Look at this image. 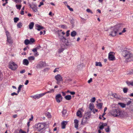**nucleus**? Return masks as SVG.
<instances>
[{
  "label": "nucleus",
  "mask_w": 133,
  "mask_h": 133,
  "mask_svg": "<svg viewBox=\"0 0 133 133\" xmlns=\"http://www.w3.org/2000/svg\"><path fill=\"white\" fill-rule=\"evenodd\" d=\"M122 55L125 59L126 62H129L133 61V56L130 51L124 50L122 52Z\"/></svg>",
  "instance_id": "nucleus-1"
},
{
  "label": "nucleus",
  "mask_w": 133,
  "mask_h": 133,
  "mask_svg": "<svg viewBox=\"0 0 133 133\" xmlns=\"http://www.w3.org/2000/svg\"><path fill=\"white\" fill-rule=\"evenodd\" d=\"M122 25L121 24H118L116 25L112 29L110 35L113 37L116 36L117 32L122 29Z\"/></svg>",
  "instance_id": "nucleus-2"
},
{
  "label": "nucleus",
  "mask_w": 133,
  "mask_h": 133,
  "mask_svg": "<svg viewBox=\"0 0 133 133\" xmlns=\"http://www.w3.org/2000/svg\"><path fill=\"white\" fill-rule=\"evenodd\" d=\"M91 116V112L90 111H88L85 113L84 116L83 118L82 119L81 124H84L87 121L88 118L90 117Z\"/></svg>",
  "instance_id": "nucleus-3"
},
{
  "label": "nucleus",
  "mask_w": 133,
  "mask_h": 133,
  "mask_svg": "<svg viewBox=\"0 0 133 133\" xmlns=\"http://www.w3.org/2000/svg\"><path fill=\"white\" fill-rule=\"evenodd\" d=\"M46 123H38L35 125V127L37 130L38 131H40L41 130L43 129L46 126Z\"/></svg>",
  "instance_id": "nucleus-4"
},
{
  "label": "nucleus",
  "mask_w": 133,
  "mask_h": 133,
  "mask_svg": "<svg viewBox=\"0 0 133 133\" xmlns=\"http://www.w3.org/2000/svg\"><path fill=\"white\" fill-rule=\"evenodd\" d=\"M121 113V111L119 109H113L110 112L111 115L116 117L120 115Z\"/></svg>",
  "instance_id": "nucleus-5"
},
{
  "label": "nucleus",
  "mask_w": 133,
  "mask_h": 133,
  "mask_svg": "<svg viewBox=\"0 0 133 133\" xmlns=\"http://www.w3.org/2000/svg\"><path fill=\"white\" fill-rule=\"evenodd\" d=\"M18 65L14 62H10L9 63V68L12 70H15L18 68Z\"/></svg>",
  "instance_id": "nucleus-6"
},
{
  "label": "nucleus",
  "mask_w": 133,
  "mask_h": 133,
  "mask_svg": "<svg viewBox=\"0 0 133 133\" xmlns=\"http://www.w3.org/2000/svg\"><path fill=\"white\" fill-rule=\"evenodd\" d=\"M114 54V52H110L109 53L108 59L109 60L113 61L116 59Z\"/></svg>",
  "instance_id": "nucleus-7"
},
{
  "label": "nucleus",
  "mask_w": 133,
  "mask_h": 133,
  "mask_svg": "<svg viewBox=\"0 0 133 133\" xmlns=\"http://www.w3.org/2000/svg\"><path fill=\"white\" fill-rule=\"evenodd\" d=\"M55 78L57 81V83L58 84L61 81L63 80L60 74H57L55 77Z\"/></svg>",
  "instance_id": "nucleus-8"
},
{
  "label": "nucleus",
  "mask_w": 133,
  "mask_h": 133,
  "mask_svg": "<svg viewBox=\"0 0 133 133\" xmlns=\"http://www.w3.org/2000/svg\"><path fill=\"white\" fill-rule=\"evenodd\" d=\"M45 63L42 61H41L37 64L36 66L37 68H41L44 67L45 66Z\"/></svg>",
  "instance_id": "nucleus-9"
},
{
  "label": "nucleus",
  "mask_w": 133,
  "mask_h": 133,
  "mask_svg": "<svg viewBox=\"0 0 133 133\" xmlns=\"http://www.w3.org/2000/svg\"><path fill=\"white\" fill-rule=\"evenodd\" d=\"M6 35L7 38V41L9 43H12V41L11 39V38L10 36V33L8 31H6Z\"/></svg>",
  "instance_id": "nucleus-10"
},
{
  "label": "nucleus",
  "mask_w": 133,
  "mask_h": 133,
  "mask_svg": "<svg viewBox=\"0 0 133 133\" xmlns=\"http://www.w3.org/2000/svg\"><path fill=\"white\" fill-rule=\"evenodd\" d=\"M62 97L60 94H58L56 96V101L58 103L60 102L62 100Z\"/></svg>",
  "instance_id": "nucleus-11"
},
{
  "label": "nucleus",
  "mask_w": 133,
  "mask_h": 133,
  "mask_svg": "<svg viewBox=\"0 0 133 133\" xmlns=\"http://www.w3.org/2000/svg\"><path fill=\"white\" fill-rule=\"evenodd\" d=\"M29 5L30 6V8H31L33 11L34 12H36L37 10V6L35 4H29Z\"/></svg>",
  "instance_id": "nucleus-12"
},
{
  "label": "nucleus",
  "mask_w": 133,
  "mask_h": 133,
  "mask_svg": "<svg viewBox=\"0 0 133 133\" xmlns=\"http://www.w3.org/2000/svg\"><path fill=\"white\" fill-rule=\"evenodd\" d=\"M35 29L39 31H40L43 28L42 26L38 24H35Z\"/></svg>",
  "instance_id": "nucleus-13"
},
{
  "label": "nucleus",
  "mask_w": 133,
  "mask_h": 133,
  "mask_svg": "<svg viewBox=\"0 0 133 133\" xmlns=\"http://www.w3.org/2000/svg\"><path fill=\"white\" fill-rule=\"evenodd\" d=\"M58 36L59 39L62 40L63 42H64V41H67V39L63 36L61 35L60 34H58Z\"/></svg>",
  "instance_id": "nucleus-14"
},
{
  "label": "nucleus",
  "mask_w": 133,
  "mask_h": 133,
  "mask_svg": "<svg viewBox=\"0 0 133 133\" xmlns=\"http://www.w3.org/2000/svg\"><path fill=\"white\" fill-rule=\"evenodd\" d=\"M65 44H66L67 45H68V44H66L65 43H63L62 44L63 45H61V47H62V48L59 49L58 51V52L59 53H61L64 50V48H63V47L64 46Z\"/></svg>",
  "instance_id": "nucleus-15"
},
{
  "label": "nucleus",
  "mask_w": 133,
  "mask_h": 133,
  "mask_svg": "<svg viewBox=\"0 0 133 133\" xmlns=\"http://www.w3.org/2000/svg\"><path fill=\"white\" fill-rule=\"evenodd\" d=\"M74 123L75 124V127L78 129V121L77 119H75L74 121Z\"/></svg>",
  "instance_id": "nucleus-16"
},
{
  "label": "nucleus",
  "mask_w": 133,
  "mask_h": 133,
  "mask_svg": "<svg viewBox=\"0 0 133 133\" xmlns=\"http://www.w3.org/2000/svg\"><path fill=\"white\" fill-rule=\"evenodd\" d=\"M23 63L24 65L27 66L29 64V62L27 59H24L23 61Z\"/></svg>",
  "instance_id": "nucleus-17"
},
{
  "label": "nucleus",
  "mask_w": 133,
  "mask_h": 133,
  "mask_svg": "<svg viewBox=\"0 0 133 133\" xmlns=\"http://www.w3.org/2000/svg\"><path fill=\"white\" fill-rule=\"evenodd\" d=\"M67 123V122L65 121H63L61 123L62 128V129H64L65 128V126Z\"/></svg>",
  "instance_id": "nucleus-18"
},
{
  "label": "nucleus",
  "mask_w": 133,
  "mask_h": 133,
  "mask_svg": "<svg viewBox=\"0 0 133 133\" xmlns=\"http://www.w3.org/2000/svg\"><path fill=\"white\" fill-rule=\"evenodd\" d=\"M34 22H31L29 25V28L30 29H32L34 26Z\"/></svg>",
  "instance_id": "nucleus-19"
},
{
  "label": "nucleus",
  "mask_w": 133,
  "mask_h": 133,
  "mask_svg": "<svg viewBox=\"0 0 133 133\" xmlns=\"http://www.w3.org/2000/svg\"><path fill=\"white\" fill-rule=\"evenodd\" d=\"M77 34V32L75 31H73L71 32L70 35L72 37H74Z\"/></svg>",
  "instance_id": "nucleus-20"
},
{
  "label": "nucleus",
  "mask_w": 133,
  "mask_h": 133,
  "mask_svg": "<svg viewBox=\"0 0 133 133\" xmlns=\"http://www.w3.org/2000/svg\"><path fill=\"white\" fill-rule=\"evenodd\" d=\"M78 117H82V115L81 114V111L79 110L76 113Z\"/></svg>",
  "instance_id": "nucleus-21"
},
{
  "label": "nucleus",
  "mask_w": 133,
  "mask_h": 133,
  "mask_svg": "<svg viewBox=\"0 0 133 133\" xmlns=\"http://www.w3.org/2000/svg\"><path fill=\"white\" fill-rule=\"evenodd\" d=\"M126 83L128 86L131 85V86H133V81L131 82L127 81L126 82Z\"/></svg>",
  "instance_id": "nucleus-22"
},
{
  "label": "nucleus",
  "mask_w": 133,
  "mask_h": 133,
  "mask_svg": "<svg viewBox=\"0 0 133 133\" xmlns=\"http://www.w3.org/2000/svg\"><path fill=\"white\" fill-rule=\"evenodd\" d=\"M28 59L30 61H34L35 59V57L33 56H30L28 58Z\"/></svg>",
  "instance_id": "nucleus-23"
},
{
  "label": "nucleus",
  "mask_w": 133,
  "mask_h": 133,
  "mask_svg": "<svg viewBox=\"0 0 133 133\" xmlns=\"http://www.w3.org/2000/svg\"><path fill=\"white\" fill-rule=\"evenodd\" d=\"M65 98L66 100H69L71 99V97L70 95H68L65 96Z\"/></svg>",
  "instance_id": "nucleus-24"
},
{
  "label": "nucleus",
  "mask_w": 133,
  "mask_h": 133,
  "mask_svg": "<svg viewBox=\"0 0 133 133\" xmlns=\"http://www.w3.org/2000/svg\"><path fill=\"white\" fill-rule=\"evenodd\" d=\"M24 43L26 45H27L28 44H30L29 40L27 39H26L25 40Z\"/></svg>",
  "instance_id": "nucleus-25"
},
{
  "label": "nucleus",
  "mask_w": 133,
  "mask_h": 133,
  "mask_svg": "<svg viewBox=\"0 0 133 133\" xmlns=\"http://www.w3.org/2000/svg\"><path fill=\"white\" fill-rule=\"evenodd\" d=\"M24 85H20L18 88V90L17 91V92L18 94L20 92L21 90V89L22 88V87H23Z\"/></svg>",
  "instance_id": "nucleus-26"
},
{
  "label": "nucleus",
  "mask_w": 133,
  "mask_h": 133,
  "mask_svg": "<svg viewBox=\"0 0 133 133\" xmlns=\"http://www.w3.org/2000/svg\"><path fill=\"white\" fill-rule=\"evenodd\" d=\"M45 115L47 116L48 118H50L51 115L50 113L48 112H46L45 113Z\"/></svg>",
  "instance_id": "nucleus-27"
},
{
  "label": "nucleus",
  "mask_w": 133,
  "mask_h": 133,
  "mask_svg": "<svg viewBox=\"0 0 133 133\" xmlns=\"http://www.w3.org/2000/svg\"><path fill=\"white\" fill-rule=\"evenodd\" d=\"M30 42V44H31L35 42L34 39L33 38H31L30 40H29Z\"/></svg>",
  "instance_id": "nucleus-28"
},
{
  "label": "nucleus",
  "mask_w": 133,
  "mask_h": 133,
  "mask_svg": "<svg viewBox=\"0 0 133 133\" xmlns=\"http://www.w3.org/2000/svg\"><path fill=\"white\" fill-rule=\"evenodd\" d=\"M31 97H33V98L34 99H39V96L38 94H37L36 95H35L34 96H31Z\"/></svg>",
  "instance_id": "nucleus-29"
},
{
  "label": "nucleus",
  "mask_w": 133,
  "mask_h": 133,
  "mask_svg": "<svg viewBox=\"0 0 133 133\" xmlns=\"http://www.w3.org/2000/svg\"><path fill=\"white\" fill-rule=\"evenodd\" d=\"M96 66H100L101 67L102 66V65L101 63L100 62H96Z\"/></svg>",
  "instance_id": "nucleus-30"
},
{
  "label": "nucleus",
  "mask_w": 133,
  "mask_h": 133,
  "mask_svg": "<svg viewBox=\"0 0 133 133\" xmlns=\"http://www.w3.org/2000/svg\"><path fill=\"white\" fill-rule=\"evenodd\" d=\"M102 105L103 103H99L97 104V106H98V108L100 109H101L102 108Z\"/></svg>",
  "instance_id": "nucleus-31"
},
{
  "label": "nucleus",
  "mask_w": 133,
  "mask_h": 133,
  "mask_svg": "<svg viewBox=\"0 0 133 133\" xmlns=\"http://www.w3.org/2000/svg\"><path fill=\"white\" fill-rule=\"evenodd\" d=\"M104 127L103 126L102 124L101 123H100L99 124V128L100 129V130H102L103 129Z\"/></svg>",
  "instance_id": "nucleus-32"
},
{
  "label": "nucleus",
  "mask_w": 133,
  "mask_h": 133,
  "mask_svg": "<svg viewBox=\"0 0 133 133\" xmlns=\"http://www.w3.org/2000/svg\"><path fill=\"white\" fill-rule=\"evenodd\" d=\"M84 66L83 64H82L78 65L77 66L78 68H79V69L80 70Z\"/></svg>",
  "instance_id": "nucleus-33"
},
{
  "label": "nucleus",
  "mask_w": 133,
  "mask_h": 133,
  "mask_svg": "<svg viewBox=\"0 0 133 133\" xmlns=\"http://www.w3.org/2000/svg\"><path fill=\"white\" fill-rule=\"evenodd\" d=\"M54 89H52L50 90L49 91H47L45 92L46 94L48 93H51L53 92H54Z\"/></svg>",
  "instance_id": "nucleus-34"
},
{
  "label": "nucleus",
  "mask_w": 133,
  "mask_h": 133,
  "mask_svg": "<svg viewBox=\"0 0 133 133\" xmlns=\"http://www.w3.org/2000/svg\"><path fill=\"white\" fill-rule=\"evenodd\" d=\"M63 116H65V114L66 113V111L65 110L63 109L62 111Z\"/></svg>",
  "instance_id": "nucleus-35"
},
{
  "label": "nucleus",
  "mask_w": 133,
  "mask_h": 133,
  "mask_svg": "<svg viewBox=\"0 0 133 133\" xmlns=\"http://www.w3.org/2000/svg\"><path fill=\"white\" fill-rule=\"evenodd\" d=\"M22 26V23L21 22H19L17 24V26L18 28H21Z\"/></svg>",
  "instance_id": "nucleus-36"
},
{
  "label": "nucleus",
  "mask_w": 133,
  "mask_h": 133,
  "mask_svg": "<svg viewBox=\"0 0 133 133\" xmlns=\"http://www.w3.org/2000/svg\"><path fill=\"white\" fill-rule=\"evenodd\" d=\"M119 104L121 106L122 108H124L125 107L126 105L122 103H119Z\"/></svg>",
  "instance_id": "nucleus-37"
},
{
  "label": "nucleus",
  "mask_w": 133,
  "mask_h": 133,
  "mask_svg": "<svg viewBox=\"0 0 133 133\" xmlns=\"http://www.w3.org/2000/svg\"><path fill=\"white\" fill-rule=\"evenodd\" d=\"M46 94L45 92L43 93H41L40 94H39L38 95L39 96V98L41 97H42L44 95H45V94Z\"/></svg>",
  "instance_id": "nucleus-38"
},
{
  "label": "nucleus",
  "mask_w": 133,
  "mask_h": 133,
  "mask_svg": "<svg viewBox=\"0 0 133 133\" xmlns=\"http://www.w3.org/2000/svg\"><path fill=\"white\" fill-rule=\"evenodd\" d=\"M19 18L18 17H15L14 18V22L17 23L19 20Z\"/></svg>",
  "instance_id": "nucleus-39"
},
{
  "label": "nucleus",
  "mask_w": 133,
  "mask_h": 133,
  "mask_svg": "<svg viewBox=\"0 0 133 133\" xmlns=\"http://www.w3.org/2000/svg\"><path fill=\"white\" fill-rule=\"evenodd\" d=\"M128 91V89L126 88H124L123 89V92L125 93H126Z\"/></svg>",
  "instance_id": "nucleus-40"
},
{
  "label": "nucleus",
  "mask_w": 133,
  "mask_h": 133,
  "mask_svg": "<svg viewBox=\"0 0 133 133\" xmlns=\"http://www.w3.org/2000/svg\"><path fill=\"white\" fill-rule=\"evenodd\" d=\"M105 131L107 132H110V129L109 126L108 127V128L105 129Z\"/></svg>",
  "instance_id": "nucleus-41"
},
{
  "label": "nucleus",
  "mask_w": 133,
  "mask_h": 133,
  "mask_svg": "<svg viewBox=\"0 0 133 133\" xmlns=\"http://www.w3.org/2000/svg\"><path fill=\"white\" fill-rule=\"evenodd\" d=\"M67 7L70 11H73V9L72 8H70V6L69 5H67Z\"/></svg>",
  "instance_id": "nucleus-42"
},
{
  "label": "nucleus",
  "mask_w": 133,
  "mask_h": 133,
  "mask_svg": "<svg viewBox=\"0 0 133 133\" xmlns=\"http://www.w3.org/2000/svg\"><path fill=\"white\" fill-rule=\"evenodd\" d=\"M112 96L116 98H118L117 95L116 94H114L112 95Z\"/></svg>",
  "instance_id": "nucleus-43"
},
{
  "label": "nucleus",
  "mask_w": 133,
  "mask_h": 133,
  "mask_svg": "<svg viewBox=\"0 0 133 133\" xmlns=\"http://www.w3.org/2000/svg\"><path fill=\"white\" fill-rule=\"evenodd\" d=\"M70 31V30H68L66 32V36L67 37H68L70 35V34L69 33V32Z\"/></svg>",
  "instance_id": "nucleus-44"
},
{
  "label": "nucleus",
  "mask_w": 133,
  "mask_h": 133,
  "mask_svg": "<svg viewBox=\"0 0 133 133\" xmlns=\"http://www.w3.org/2000/svg\"><path fill=\"white\" fill-rule=\"evenodd\" d=\"M2 1H5V3H4L3 4V6H5L6 4L8 3V0H2Z\"/></svg>",
  "instance_id": "nucleus-45"
},
{
  "label": "nucleus",
  "mask_w": 133,
  "mask_h": 133,
  "mask_svg": "<svg viewBox=\"0 0 133 133\" xmlns=\"http://www.w3.org/2000/svg\"><path fill=\"white\" fill-rule=\"evenodd\" d=\"M16 6L17 9H20L21 8V5H16Z\"/></svg>",
  "instance_id": "nucleus-46"
},
{
  "label": "nucleus",
  "mask_w": 133,
  "mask_h": 133,
  "mask_svg": "<svg viewBox=\"0 0 133 133\" xmlns=\"http://www.w3.org/2000/svg\"><path fill=\"white\" fill-rule=\"evenodd\" d=\"M18 94L17 93H16L15 92H14L13 93H12L11 94V95L12 96H14V95H18Z\"/></svg>",
  "instance_id": "nucleus-47"
},
{
  "label": "nucleus",
  "mask_w": 133,
  "mask_h": 133,
  "mask_svg": "<svg viewBox=\"0 0 133 133\" xmlns=\"http://www.w3.org/2000/svg\"><path fill=\"white\" fill-rule=\"evenodd\" d=\"M19 133H26V132L21 129H20L19 131Z\"/></svg>",
  "instance_id": "nucleus-48"
},
{
  "label": "nucleus",
  "mask_w": 133,
  "mask_h": 133,
  "mask_svg": "<svg viewBox=\"0 0 133 133\" xmlns=\"http://www.w3.org/2000/svg\"><path fill=\"white\" fill-rule=\"evenodd\" d=\"M25 71V70L24 69L21 71H20V73L21 74H23L24 73Z\"/></svg>",
  "instance_id": "nucleus-49"
},
{
  "label": "nucleus",
  "mask_w": 133,
  "mask_h": 133,
  "mask_svg": "<svg viewBox=\"0 0 133 133\" xmlns=\"http://www.w3.org/2000/svg\"><path fill=\"white\" fill-rule=\"evenodd\" d=\"M34 55L35 56H38L39 55V54L38 53V52H37V51H36V52H34Z\"/></svg>",
  "instance_id": "nucleus-50"
},
{
  "label": "nucleus",
  "mask_w": 133,
  "mask_h": 133,
  "mask_svg": "<svg viewBox=\"0 0 133 133\" xmlns=\"http://www.w3.org/2000/svg\"><path fill=\"white\" fill-rule=\"evenodd\" d=\"M44 4L43 2H40V4L38 5V6L39 7H40L41 5H43Z\"/></svg>",
  "instance_id": "nucleus-51"
},
{
  "label": "nucleus",
  "mask_w": 133,
  "mask_h": 133,
  "mask_svg": "<svg viewBox=\"0 0 133 133\" xmlns=\"http://www.w3.org/2000/svg\"><path fill=\"white\" fill-rule=\"evenodd\" d=\"M14 1L16 3H20L21 2V0H14Z\"/></svg>",
  "instance_id": "nucleus-52"
},
{
  "label": "nucleus",
  "mask_w": 133,
  "mask_h": 133,
  "mask_svg": "<svg viewBox=\"0 0 133 133\" xmlns=\"http://www.w3.org/2000/svg\"><path fill=\"white\" fill-rule=\"evenodd\" d=\"M89 106V109L91 110V102L90 103Z\"/></svg>",
  "instance_id": "nucleus-53"
},
{
  "label": "nucleus",
  "mask_w": 133,
  "mask_h": 133,
  "mask_svg": "<svg viewBox=\"0 0 133 133\" xmlns=\"http://www.w3.org/2000/svg\"><path fill=\"white\" fill-rule=\"evenodd\" d=\"M37 49H36V48H34L33 49L32 51L34 52H36V51H37Z\"/></svg>",
  "instance_id": "nucleus-54"
},
{
  "label": "nucleus",
  "mask_w": 133,
  "mask_h": 133,
  "mask_svg": "<svg viewBox=\"0 0 133 133\" xmlns=\"http://www.w3.org/2000/svg\"><path fill=\"white\" fill-rule=\"evenodd\" d=\"M96 98L95 97H93L92 98V102H94L95 101Z\"/></svg>",
  "instance_id": "nucleus-55"
},
{
  "label": "nucleus",
  "mask_w": 133,
  "mask_h": 133,
  "mask_svg": "<svg viewBox=\"0 0 133 133\" xmlns=\"http://www.w3.org/2000/svg\"><path fill=\"white\" fill-rule=\"evenodd\" d=\"M59 69V68H55L54 70V72H56V71H58V70H57V69Z\"/></svg>",
  "instance_id": "nucleus-56"
},
{
  "label": "nucleus",
  "mask_w": 133,
  "mask_h": 133,
  "mask_svg": "<svg viewBox=\"0 0 133 133\" xmlns=\"http://www.w3.org/2000/svg\"><path fill=\"white\" fill-rule=\"evenodd\" d=\"M70 21V23H71V24H74V21L73 19H71V20Z\"/></svg>",
  "instance_id": "nucleus-57"
},
{
  "label": "nucleus",
  "mask_w": 133,
  "mask_h": 133,
  "mask_svg": "<svg viewBox=\"0 0 133 133\" xmlns=\"http://www.w3.org/2000/svg\"><path fill=\"white\" fill-rule=\"evenodd\" d=\"M41 48V46H40V45H38L36 47V48L37 49H39L40 48Z\"/></svg>",
  "instance_id": "nucleus-58"
},
{
  "label": "nucleus",
  "mask_w": 133,
  "mask_h": 133,
  "mask_svg": "<svg viewBox=\"0 0 133 133\" xmlns=\"http://www.w3.org/2000/svg\"><path fill=\"white\" fill-rule=\"evenodd\" d=\"M101 123L103 125L104 127L105 126H106L107 125V124L106 123Z\"/></svg>",
  "instance_id": "nucleus-59"
},
{
  "label": "nucleus",
  "mask_w": 133,
  "mask_h": 133,
  "mask_svg": "<svg viewBox=\"0 0 133 133\" xmlns=\"http://www.w3.org/2000/svg\"><path fill=\"white\" fill-rule=\"evenodd\" d=\"M98 111V110L97 109H95V110H93L92 111V112L94 113L95 114L96 112H97Z\"/></svg>",
  "instance_id": "nucleus-60"
},
{
  "label": "nucleus",
  "mask_w": 133,
  "mask_h": 133,
  "mask_svg": "<svg viewBox=\"0 0 133 133\" xmlns=\"http://www.w3.org/2000/svg\"><path fill=\"white\" fill-rule=\"evenodd\" d=\"M86 11L88 12L91 13V10L89 9H87L86 10Z\"/></svg>",
  "instance_id": "nucleus-61"
},
{
  "label": "nucleus",
  "mask_w": 133,
  "mask_h": 133,
  "mask_svg": "<svg viewBox=\"0 0 133 133\" xmlns=\"http://www.w3.org/2000/svg\"><path fill=\"white\" fill-rule=\"evenodd\" d=\"M29 81L28 80H26V81L25 82V83H24V84L25 85H27L29 83Z\"/></svg>",
  "instance_id": "nucleus-62"
},
{
  "label": "nucleus",
  "mask_w": 133,
  "mask_h": 133,
  "mask_svg": "<svg viewBox=\"0 0 133 133\" xmlns=\"http://www.w3.org/2000/svg\"><path fill=\"white\" fill-rule=\"evenodd\" d=\"M131 103V101H129L127 103V105H129Z\"/></svg>",
  "instance_id": "nucleus-63"
},
{
  "label": "nucleus",
  "mask_w": 133,
  "mask_h": 133,
  "mask_svg": "<svg viewBox=\"0 0 133 133\" xmlns=\"http://www.w3.org/2000/svg\"><path fill=\"white\" fill-rule=\"evenodd\" d=\"M70 94L72 95H74L75 94V92L74 91H71L70 92Z\"/></svg>",
  "instance_id": "nucleus-64"
}]
</instances>
